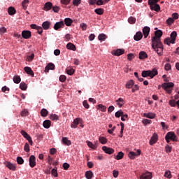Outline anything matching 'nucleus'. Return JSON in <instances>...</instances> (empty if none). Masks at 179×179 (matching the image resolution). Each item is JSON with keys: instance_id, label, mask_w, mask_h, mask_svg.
<instances>
[{"instance_id": "f257e3e1", "label": "nucleus", "mask_w": 179, "mask_h": 179, "mask_svg": "<svg viewBox=\"0 0 179 179\" xmlns=\"http://www.w3.org/2000/svg\"><path fill=\"white\" fill-rule=\"evenodd\" d=\"M162 36H163V31L157 30L155 31V36L151 39V47L159 57L163 55V50H164L162 43Z\"/></svg>"}, {"instance_id": "f03ea898", "label": "nucleus", "mask_w": 179, "mask_h": 179, "mask_svg": "<svg viewBox=\"0 0 179 179\" xmlns=\"http://www.w3.org/2000/svg\"><path fill=\"white\" fill-rule=\"evenodd\" d=\"M157 69H153L152 71H143L141 73V76L143 78H148L149 76L151 79H153L156 75H157Z\"/></svg>"}, {"instance_id": "7ed1b4c3", "label": "nucleus", "mask_w": 179, "mask_h": 179, "mask_svg": "<svg viewBox=\"0 0 179 179\" xmlns=\"http://www.w3.org/2000/svg\"><path fill=\"white\" fill-rule=\"evenodd\" d=\"M160 0H148V4L150 6V9L152 10H155V12H160V6L157 4Z\"/></svg>"}, {"instance_id": "20e7f679", "label": "nucleus", "mask_w": 179, "mask_h": 179, "mask_svg": "<svg viewBox=\"0 0 179 179\" xmlns=\"http://www.w3.org/2000/svg\"><path fill=\"white\" fill-rule=\"evenodd\" d=\"M162 87L169 94H171V90L170 88L174 87V84L173 83H165L162 85Z\"/></svg>"}, {"instance_id": "39448f33", "label": "nucleus", "mask_w": 179, "mask_h": 179, "mask_svg": "<svg viewBox=\"0 0 179 179\" xmlns=\"http://www.w3.org/2000/svg\"><path fill=\"white\" fill-rule=\"evenodd\" d=\"M166 138H169L171 141L173 142H178L177 136L173 131H169L166 134Z\"/></svg>"}, {"instance_id": "423d86ee", "label": "nucleus", "mask_w": 179, "mask_h": 179, "mask_svg": "<svg viewBox=\"0 0 179 179\" xmlns=\"http://www.w3.org/2000/svg\"><path fill=\"white\" fill-rule=\"evenodd\" d=\"M21 36L22 38H24L25 40H29L31 37V31L29 30H24L22 31Z\"/></svg>"}, {"instance_id": "0eeeda50", "label": "nucleus", "mask_w": 179, "mask_h": 179, "mask_svg": "<svg viewBox=\"0 0 179 179\" xmlns=\"http://www.w3.org/2000/svg\"><path fill=\"white\" fill-rule=\"evenodd\" d=\"M158 139L157 134L154 133L149 142L150 146H153L157 142Z\"/></svg>"}, {"instance_id": "6e6552de", "label": "nucleus", "mask_w": 179, "mask_h": 179, "mask_svg": "<svg viewBox=\"0 0 179 179\" xmlns=\"http://www.w3.org/2000/svg\"><path fill=\"white\" fill-rule=\"evenodd\" d=\"M140 155H141V150H137L136 152H129L128 156L129 159H135V157L140 156Z\"/></svg>"}, {"instance_id": "1a4fd4ad", "label": "nucleus", "mask_w": 179, "mask_h": 179, "mask_svg": "<svg viewBox=\"0 0 179 179\" xmlns=\"http://www.w3.org/2000/svg\"><path fill=\"white\" fill-rule=\"evenodd\" d=\"M4 164H5L6 167L9 169V170H12L13 171H16V164H12L9 162H5Z\"/></svg>"}, {"instance_id": "9d476101", "label": "nucleus", "mask_w": 179, "mask_h": 179, "mask_svg": "<svg viewBox=\"0 0 179 179\" xmlns=\"http://www.w3.org/2000/svg\"><path fill=\"white\" fill-rule=\"evenodd\" d=\"M82 122V119L80 117H77L73 120V122L71 124V128H78V125Z\"/></svg>"}, {"instance_id": "9b49d317", "label": "nucleus", "mask_w": 179, "mask_h": 179, "mask_svg": "<svg viewBox=\"0 0 179 179\" xmlns=\"http://www.w3.org/2000/svg\"><path fill=\"white\" fill-rule=\"evenodd\" d=\"M125 52V50L124 49H117L116 50H113L112 52L113 55H115V57H120V55H122Z\"/></svg>"}, {"instance_id": "f8f14e48", "label": "nucleus", "mask_w": 179, "mask_h": 179, "mask_svg": "<svg viewBox=\"0 0 179 179\" xmlns=\"http://www.w3.org/2000/svg\"><path fill=\"white\" fill-rule=\"evenodd\" d=\"M29 166L31 169L36 167V157L34 155L29 157Z\"/></svg>"}, {"instance_id": "ddd939ff", "label": "nucleus", "mask_w": 179, "mask_h": 179, "mask_svg": "<svg viewBox=\"0 0 179 179\" xmlns=\"http://www.w3.org/2000/svg\"><path fill=\"white\" fill-rule=\"evenodd\" d=\"M152 173L147 171L140 176V179H152Z\"/></svg>"}, {"instance_id": "4468645a", "label": "nucleus", "mask_w": 179, "mask_h": 179, "mask_svg": "<svg viewBox=\"0 0 179 179\" xmlns=\"http://www.w3.org/2000/svg\"><path fill=\"white\" fill-rule=\"evenodd\" d=\"M149 33H150V27H144L143 29V34L144 36V38H148V36H149Z\"/></svg>"}, {"instance_id": "2eb2a0df", "label": "nucleus", "mask_w": 179, "mask_h": 179, "mask_svg": "<svg viewBox=\"0 0 179 179\" xmlns=\"http://www.w3.org/2000/svg\"><path fill=\"white\" fill-rule=\"evenodd\" d=\"M102 150H103V152L108 155H113V153H114V149L110 148L107 146L102 147Z\"/></svg>"}, {"instance_id": "dca6fc26", "label": "nucleus", "mask_w": 179, "mask_h": 179, "mask_svg": "<svg viewBox=\"0 0 179 179\" xmlns=\"http://www.w3.org/2000/svg\"><path fill=\"white\" fill-rule=\"evenodd\" d=\"M64 26H65L64 21H60L55 24L54 29L55 30H58L59 29L64 27Z\"/></svg>"}, {"instance_id": "f3484780", "label": "nucleus", "mask_w": 179, "mask_h": 179, "mask_svg": "<svg viewBox=\"0 0 179 179\" xmlns=\"http://www.w3.org/2000/svg\"><path fill=\"white\" fill-rule=\"evenodd\" d=\"M143 37V34H142L141 31H138L134 36V39L135 41H139L142 40V38Z\"/></svg>"}, {"instance_id": "a211bd4d", "label": "nucleus", "mask_w": 179, "mask_h": 179, "mask_svg": "<svg viewBox=\"0 0 179 179\" xmlns=\"http://www.w3.org/2000/svg\"><path fill=\"white\" fill-rule=\"evenodd\" d=\"M171 44H176V38H177V31H173L171 34Z\"/></svg>"}, {"instance_id": "6ab92c4d", "label": "nucleus", "mask_w": 179, "mask_h": 179, "mask_svg": "<svg viewBox=\"0 0 179 179\" xmlns=\"http://www.w3.org/2000/svg\"><path fill=\"white\" fill-rule=\"evenodd\" d=\"M62 142L64 145H66V146H71V145H72V142H71V140L68 139V137H63Z\"/></svg>"}, {"instance_id": "aec40b11", "label": "nucleus", "mask_w": 179, "mask_h": 179, "mask_svg": "<svg viewBox=\"0 0 179 179\" xmlns=\"http://www.w3.org/2000/svg\"><path fill=\"white\" fill-rule=\"evenodd\" d=\"M117 106L121 108L124 104H125V101H124V99L122 98H119L115 101Z\"/></svg>"}, {"instance_id": "412c9836", "label": "nucleus", "mask_w": 179, "mask_h": 179, "mask_svg": "<svg viewBox=\"0 0 179 179\" xmlns=\"http://www.w3.org/2000/svg\"><path fill=\"white\" fill-rule=\"evenodd\" d=\"M51 69L52 71H54L55 69V65L52 63H49L45 69V72H48Z\"/></svg>"}, {"instance_id": "4be33fe9", "label": "nucleus", "mask_w": 179, "mask_h": 179, "mask_svg": "<svg viewBox=\"0 0 179 179\" xmlns=\"http://www.w3.org/2000/svg\"><path fill=\"white\" fill-rule=\"evenodd\" d=\"M24 69L26 73H27L28 75H30L31 76H32V78L34 76V72L33 71V70H31V68L29 66H26L24 67Z\"/></svg>"}, {"instance_id": "5701e85b", "label": "nucleus", "mask_w": 179, "mask_h": 179, "mask_svg": "<svg viewBox=\"0 0 179 179\" xmlns=\"http://www.w3.org/2000/svg\"><path fill=\"white\" fill-rule=\"evenodd\" d=\"M135 85V82H134L133 80H129L126 85H125V87L126 89H132L133 86Z\"/></svg>"}, {"instance_id": "b1692460", "label": "nucleus", "mask_w": 179, "mask_h": 179, "mask_svg": "<svg viewBox=\"0 0 179 179\" xmlns=\"http://www.w3.org/2000/svg\"><path fill=\"white\" fill-rule=\"evenodd\" d=\"M66 47L67 50H71V51H76V46L72 43H67Z\"/></svg>"}, {"instance_id": "393cba45", "label": "nucleus", "mask_w": 179, "mask_h": 179, "mask_svg": "<svg viewBox=\"0 0 179 179\" xmlns=\"http://www.w3.org/2000/svg\"><path fill=\"white\" fill-rule=\"evenodd\" d=\"M85 177L87 179H92L93 177H94V174L92 171H87L85 172Z\"/></svg>"}, {"instance_id": "a878e982", "label": "nucleus", "mask_w": 179, "mask_h": 179, "mask_svg": "<svg viewBox=\"0 0 179 179\" xmlns=\"http://www.w3.org/2000/svg\"><path fill=\"white\" fill-rule=\"evenodd\" d=\"M139 59H145V58H148V53L145 51H141L138 55Z\"/></svg>"}, {"instance_id": "bb28decb", "label": "nucleus", "mask_w": 179, "mask_h": 179, "mask_svg": "<svg viewBox=\"0 0 179 179\" xmlns=\"http://www.w3.org/2000/svg\"><path fill=\"white\" fill-rule=\"evenodd\" d=\"M50 26H51V22L48 21H45L42 24V27L44 30H48V29H50Z\"/></svg>"}, {"instance_id": "cd10ccee", "label": "nucleus", "mask_w": 179, "mask_h": 179, "mask_svg": "<svg viewBox=\"0 0 179 179\" xmlns=\"http://www.w3.org/2000/svg\"><path fill=\"white\" fill-rule=\"evenodd\" d=\"M52 8V3L51 2H46L44 6V10L46 11L50 10Z\"/></svg>"}, {"instance_id": "c85d7f7f", "label": "nucleus", "mask_w": 179, "mask_h": 179, "mask_svg": "<svg viewBox=\"0 0 179 179\" xmlns=\"http://www.w3.org/2000/svg\"><path fill=\"white\" fill-rule=\"evenodd\" d=\"M143 115H144L146 118H150V120H153V118H155V117H156V114L152 113H145L143 114Z\"/></svg>"}, {"instance_id": "c756f323", "label": "nucleus", "mask_w": 179, "mask_h": 179, "mask_svg": "<svg viewBox=\"0 0 179 179\" xmlns=\"http://www.w3.org/2000/svg\"><path fill=\"white\" fill-rule=\"evenodd\" d=\"M64 23L66 24V26H71V24H72V23H73V20H72V19L67 17L64 19Z\"/></svg>"}, {"instance_id": "7c9ffc66", "label": "nucleus", "mask_w": 179, "mask_h": 179, "mask_svg": "<svg viewBox=\"0 0 179 179\" xmlns=\"http://www.w3.org/2000/svg\"><path fill=\"white\" fill-rule=\"evenodd\" d=\"M43 126L46 129L50 128V127H51V121L48 120H45L43 123Z\"/></svg>"}, {"instance_id": "2f4dec72", "label": "nucleus", "mask_w": 179, "mask_h": 179, "mask_svg": "<svg viewBox=\"0 0 179 179\" xmlns=\"http://www.w3.org/2000/svg\"><path fill=\"white\" fill-rule=\"evenodd\" d=\"M8 15L10 16L15 15L16 13V10L13 7H9L8 9Z\"/></svg>"}, {"instance_id": "473e14b6", "label": "nucleus", "mask_w": 179, "mask_h": 179, "mask_svg": "<svg viewBox=\"0 0 179 179\" xmlns=\"http://www.w3.org/2000/svg\"><path fill=\"white\" fill-rule=\"evenodd\" d=\"M98 39L99 41H106L107 36L104 34H100L98 36Z\"/></svg>"}, {"instance_id": "72a5a7b5", "label": "nucleus", "mask_w": 179, "mask_h": 179, "mask_svg": "<svg viewBox=\"0 0 179 179\" xmlns=\"http://www.w3.org/2000/svg\"><path fill=\"white\" fill-rule=\"evenodd\" d=\"M14 83L19 84L20 82L22 81L20 76H15L13 78Z\"/></svg>"}, {"instance_id": "f704fd0d", "label": "nucleus", "mask_w": 179, "mask_h": 179, "mask_svg": "<svg viewBox=\"0 0 179 179\" xmlns=\"http://www.w3.org/2000/svg\"><path fill=\"white\" fill-rule=\"evenodd\" d=\"M22 6L24 10L27 9V6H29V0H24L22 2Z\"/></svg>"}, {"instance_id": "c9c22d12", "label": "nucleus", "mask_w": 179, "mask_h": 179, "mask_svg": "<svg viewBox=\"0 0 179 179\" xmlns=\"http://www.w3.org/2000/svg\"><path fill=\"white\" fill-rule=\"evenodd\" d=\"M66 73L68 75L72 76V75H73V73H75V70L73 69H72V67H68L66 69Z\"/></svg>"}, {"instance_id": "e433bc0d", "label": "nucleus", "mask_w": 179, "mask_h": 179, "mask_svg": "<svg viewBox=\"0 0 179 179\" xmlns=\"http://www.w3.org/2000/svg\"><path fill=\"white\" fill-rule=\"evenodd\" d=\"M97 109L101 110V111H103V113H105L106 110H107V107H106V106H103V104H99L97 106Z\"/></svg>"}, {"instance_id": "4c0bfd02", "label": "nucleus", "mask_w": 179, "mask_h": 179, "mask_svg": "<svg viewBox=\"0 0 179 179\" xmlns=\"http://www.w3.org/2000/svg\"><path fill=\"white\" fill-rule=\"evenodd\" d=\"M41 117H47V115H48V110H47L45 108H43L41 110Z\"/></svg>"}, {"instance_id": "58836bf2", "label": "nucleus", "mask_w": 179, "mask_h": 179, "mask_svg": "<svg viewBox=\"0 0 179 179\" xmlns=\"http://www.w3.org/2000/svg\"><path fill=\"white\" fill-rule=\"evenodd\" d=\"M124 157V153L122 152H119L115 157L116 160H121Z\"/></svg>"}, {"instance_id": "ea45409f", "label": "nucleus", "mask_w": 179, "mask_h": 179, "mask_svg": "<svg viewBox=\"0 0 179 179\" xmlns=\"http://www.w3.org/2000/svg\"><path fill=\"white\" fill-rule=\"evenodd\" d=\"M95 13L96 15H103L104 13V9L103 8H96L94 10Z\"/></svg>"}, {"instance_id": "a19ab883", "label": "nucleus", "mask_w": 179, "mask_h": 179, "mask_svg": "<svg viewBox=\"0 0 179 179\" xmlns=\"http://www.w3.org/2000/svg\"><path fill=\"white\" fill-rule=\"evenodd\" d=\"M123 115L124 112L122 110H120L115 113L116 118H120V117H122Z\"/></svg>"}, {"instance_id": "79ce46f5", "label": "nucleus", "mask_w": 179, "mask_h": 179, "mask_svg": "<svg viewBox=\"0 0 179 179\" xmlns=\"http://www.w3.org/2000/svg\"><path fill=\"white\" fill-rule=\"evenodd\" d=\"M50 119L52 120V121H57V120H59V117L58 115L52 114L50 117Z\"/></svg>"}, {"instance_id": "37998d69", "label": "nucleus", "mask_w": 179, "mask_h": 179, "mask_svg": "<svg viewBox=\"0 0 179 179\" xmlns=\"http://www.w3.org/2000/svg\"><path fill=\"white\" fill-rule=\"evenodd\" d=\"M164 177H166V178H169L171 179L173 176L171 175V172L170 171H166L164 175Z\"/></svg>"}, {"instance_id": "c03bdc74", "label": "nucleus", "mask_w": 179, "mask_h": 179, "mask_svg": "<svg viewBox=\"0 0 179 179\" xmlns=\"http://www.w3.org/2000/svg\"><path fill=\"white\" fill-rule=\"evenodd\" d=\"M99 142L102 144V145H106V143H107V138L106 137H99Z\"/></svg>"}, {"instance_id": "a18cd8bd", "label": "nucleus", "mask_w": 179, "mask_h": 179, "mask_svg": "<svg viewBox=\"0 0 179 179\" xmlns=\"http://www.w3.org/2000/svg\"><path fill=\"white\" fill-rule=\"evenodd\" d=\"M20 88L21 90H26L27 89V85L24 83V82H22L20 84Z\"/></svg>"}, {"instance_id": "49530a36", "label": "nucleus", "mask_w": 179, "mask_h": 179, "mask_svg": "<svg viewBox=\"0 0 179 179\" xmlns=\"http://www.w3.org/2000/svg\"><path fill=\"white\" fill-rule=\"evenodd\" d=\"M128 22H129V23H130V24H134V23L136 22V18H135L134 17H130L128 19Z\"/></svg>"}, {"instance_id": "de8ad7c7", "label": "nucleus", "mask_w": 179, "mask_h": 179, "mask_svg": "<svg viewBox=\"0 0 179 179\" xmlns=\"http://www.w3.org/2000/svg\"><path fill=\"white\" fill-rule=\"evenodd\" d=\"M28 62H31L34 59V53H31V55L27 57Z\"/></svg>"}, {"instance_id": "09e8293b", "label": "nucleus", "mask_w": 179, "mask_h": 179, "mask_svg": "<svg viewBox=\"0 0 179 179\" xmlns=\"http://www.w3.org/2000/svg\"><path fill=\"white\" fill-rule=\"evenodd\" d=\"M21 135H22V136H24V138H25V139H27V138H29L30 136V135H29V134H27V132L24 131V130H22L20 131Z\"/></svg>"}, {"instance_id": "8fccbe9b", "label": "nucleus", "mask_w": 179, "mask_h": 179, "mask_svg": "<svg viewBox=\"0 0 179 179\" xmlns=\"http://www.w3.org/2000/svg\"><path fill=\"white\" fill-rule=\"evenodd\" d=\"M166 22L167 23V24H169V26H171V24L173 23H174V19H173L172 17H169Z\"/></svg>"}, {"instance_id": "3c124183", "label": "nucleus", "mask_w": 179, "mask_h": 179, "mask_svg": "<svg viewBox=\"0 0 179 179\" xmlns=\"http://www.w3.org/2000/svg\"><path fill=\"white\" fill-rule=\"evenodd\" d=\"M17 162L18 164H23L24 163V160L22 157H17Z\"/></svg>"}, {"instance_id": "603ef678", "label": "nucleus", "mask_w": 179, "mask_h": 179, "mask_svg": "<svg viewBox=\"0 0 179 179\" xmlns=\"http://www.w3.org/2000/svg\"><path fill=\"white\" fill-rule=\"evenodd\" d=\"M21 117H26L27 115H29V111L26 109H24L21 113H20Z\"/></svg>"}, {"instance_id": "864d4df0", "label": "nucleus", "mask_w": 179, "mask_h": 179, "mask_svg": "<svg viewBox=\"0 0 179 179\" xmlns=\"http://www.w3.org/2000/svg\"><path fill=\"white\" fill-rule=\"evenodd\" d=\"M169 105L171 107H176V106H177V102H176V100L174 99L170 100Z\"/></svg>"}, {"instance_id": "5fc2aeb1", "label": "nucleus", "mask_w": 179, "mask_h": 179, "mask_svg": "<svg viewBox=\"0 0 179 179\" xmlns=\"http://www.w3.org/2000/svg\"><path fill=\"white\" fill-rule=\"evenodd\" d=\"M87 145L91 149H96V145H94L92 142L87 141Z\"/></svg>"}, {"instance_id": "6e6d98bb", "label": "nucleus", "mask_w": 179, "mask_h": 179, "mask_svg": "<svg viewBox=\"0 0 179 179\" xmlns=\"http://www.w3.org/2000/svg\"><path fill=\"white\" fill-rule=\"evenodd\" d=\"M134 58H135V55L134 54L129 53V54L127 55V59L129 61H132V59H134Z\"/></svg>"}, {"instance_id": "4d7b16f0", "label": "nucleus", "mask_w": 179, "mask_h": 179, "mask_svg": "<svg viewBox=\"0 0 179 179\" xmlns=\"http://www.w3.org/2000/svg\"><path fill=\"white\" fill-rule=\"evenodd\" d=\"M81 0H73V5L74 6H79L80 5Z\"/></svg>"}, {"instance_id": "13d9d810", "label": "nucleus", "mask_w": 179, "mask_h": 179, "mask_svg": "<svg viewBox=\"0 0 179 179\" xmlns=\"http://www.w3.org/2000/svg\"><path fill=\"white\" fill-rule=\"evenodd\" d=\"M71 0H60L61 3L63 5H69L71 3Z\"/></svg>"}, {"instance_id": "bf43d9fd", "label": "nucleus", "mask_w": 179, "mask_h": 179, "mask_svg": "<svg viewBox=\"0 0 179 179\" xmlns=\"http://www.w3.org/2000/svg\"><path fill=\"white\" fill-rule=\"evenodd\" d=\"M165 149H166V153H171V150H173V147H171L170 145H166L165 147Z\"/></svg>"}, {"instance_id": "052dcab7", "label": "nucleus", "mask_w": 179, "mask_h": 179, "mask_svg": "<svg viewBox=\"0 0 179 179\" xmlns=\"http://www.w3.org/2000/svg\"><path fill=\"white\" fill-rule=\"evenodd\" d=\"M51 173L52 176H54L55 177H58V172L57 171V169H52Z\"/></svg>"}, {"instance_id": "680f3d73", "label": "nucleus", "mask_w": 179, "mask_h": 179, "mask_svg": "<svg viewBox=\"0 0 179 179\" xmlns=\"http://www.w3.org/2000/svg\"><path fill=\"white\" fill-rule=\"evenodd\" d=\"M24 150L25 152H30V146H29V143H26L24 147Z\"/></svg>"}, {"instance_id": "e2e57ef3", "label": "nucleus", "mask_w": 179, "mask_h": 179, "mask_svg": "<svg viewBox=\"0 0 179 179\" xmlns=\"http://www.w3.org/2000/svg\"><path fill=\"white\" fill-rule=\"evenodd\" d=\"M59 80L64 83V82H65V80H66V76H65L64 75H62L59 76Z\"/></svg>"}, {"instance_id": "0e129e2a", "label": "nucleus", "mask_w": 179, "mask_h": 179, "mask_svg": "<svg viewBox=\"0 0 179 179\" xmlns=\"http://www.w3.org/2000/svg\"><path fill=\"white\" fill-rule=\"evenodd\" d=\"M164 69L165 71H170V69H171V64L169 63L166 64L164 66Z\"/></svg>"}, {"instance_id": "69168bd1", "label": "nucleus", "mask_w": 179, "mask_h": 179, "mask_svg": "<svg viewBox=\"0 0 179 179\" xmlns=\"http://www.w3.org/2000/svg\"><path fill=\"white\" fill-rule=\"evenodd\" d=\"M179 17V15L177 13H174L172 14V19H173V20H177V19H178Z\"/></svg>"}, {"instance_id": "338daca9", "label": "nucleus", "mask_w": 179, "mask_h": 179, "mask_svg": "<svg viewBox=\"0 0 179 179\" xmlns=\"http://www.w3.org/2000/svg\"><path fill=\"white\" fill-rule=\"evenodd\" d=\"M164 44H166L167 45H170V44H171V41L170 40V38H166L164 39Z\"/></svg>"}, {"instance_id": "774afa93", "label": "nucleus", "mask_w": 179, "mask_h": 179, "mask_svg": "<svg viewBox=\"0 0 179 179\" xmlns=\"http://www.w3.org/2000/svg\"><path fill=\"white\" fill-rule=\"evenodd\" d=\"M71 34H67L65 35L64 36V41H69V40H71Z\"/></svg>"}]
</instances>
